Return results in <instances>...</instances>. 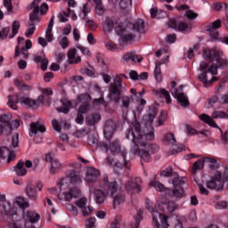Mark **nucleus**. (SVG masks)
Masks as SVG:
<instances>
[{"label":"nucleus","mask_w":228,"mask_h":228,"mask_svg":"<svg viewBox=\"0 0 228 228\" xmlns=\"http://www.w3.org/2000/svg\"><path fill=\"white\" fill-rule=\"evenodd\" d=\"M88 101H90V95L88 94H80L77 97V102H83V104L79 106L77 113L80 115L88 113V110H90V103H88Z\"/></svg>","instance_id":"nucleus-16"},{"label":"nucleus","mask_w":228,"mask_h":228,"mask_svg":"<svg viewBox=\"0 0 228 228\" xmlns=\"http://www.w3.org/2000/svg\"><path fill=\"white\" fill-rule=\"evenodd\" d=\"M164 140L167 142L168 145H173V149L170 151V154H177L179 152H183L184 151V146L181 144L180 146H176L177 141L175 140V135L173 133H168L164 136Z\"/></svg>","instance_id":"nucleus-14"},{"label":"nucleus","mask_w":228,"mask_h":228,"mask_svg":"<svg viewBox=\"0 0 228 228\" xmlns=\"http://www.w3.org/2000/svg\"><path fill=\"white\" fill-rule=\"evenodd\" d=\"M145 28V21L142 19H138L133 25V31L136 33H143V28Z\"/></svg>","instance_id":"nucleus-40"},{"label":"nucleus","mask_w":228,"mask_h":228,"mask_svg":"<svg viewBox=\"0 0 228 228\" xmlns=\"http://www.w3.org/2000/svg\"><path fill=\"white\" fill-rule=\"evenodd\" d=\"M184 17H187V19H191L193 20L194 19H197L199 17V14L197 12H193V11L191 10H189L185 12Z\"/></svg>","instance_id":"nucleus-58"},{"label":"nucleus","mask_w":228,"mask_h":228,"mask_svg":"<svg viewBox=\"0 0 228 228\" xmlns=\"http://www.w3.org/2000/svg\"><path fill=\"white\" fill-rule=\"evenodd\" d=\"M157 94L160 97H164V99L166 100V102L167 104H170V102H172V98L170 97V93L168 91H167L166 89H159L157 92Z\"/></svg>","instance_id":"nucleus-48"},{"label":"nucleus","mask_w":228,"mask_h":228,"mask_svg":"<svg viewBox=\"0 0 228 228\" xmlns=\"http://www.w3.org/2000/svg\"><path fill=\"white\" fill-rule=\"evenodd\" d=\"M45 161L51 163L50 174H56V172L61 168L60 161L54 159L51 153L46 154Z\"/></svg>","instance_id":"nucleus-22"},{"label":"nucleus","mask_w":228,"mask_h":228,"mask_svg":"<svg viewBox=\"0 0 228 228\" xmlns=\"http://www.w3.org/2000/svg\"><path fill=\"white\" fill-rule=\"evenodd\" d=\"M68 211H69V213H71V215H73V216H77L78 215V210H77V207L72 205V204H68L66 206Z\"/></svg>","instance_id":"nucleus-56"},{"label":"nucleus","mask_w":228,"mask_h":228,"mask_svg":"<svg viewBox=\"0 0 228 228\" xmlns=\"http://www.w3.org/2000/svg\"><path fill=\"white\" fill-rule=\"evenodd\" d=\"M10 27L0 28V40H6L10 34Z\"/></svg>","instance_id":"nucleus-52"},{"label":"nucleus","mask_w":228,"mask_h":228,"mask_svg":"<svg viewBox=\"0 0 228 228\" xmlns=\"http://www.w3.org/2000/svg\"><path fill=\"white\" fill-rule=\"evenodd\" d=\"M96 222H97V219L95 217H90L86 222V228H95Z\"/></svg>","instance_id":"nucleus-57"},{"label":"nucleus","mask_w":228,"mask_h":228,"mask_svg":"<svg viewBox=\"0 0 228 228\" xmlns=\"http://www.w3.org/2000/svg\"><path fill=\"white\" fill-rule=\"evenodd\" d=\"M30 26H37V24L40 23V18H38V14L30 13L29 14Z\"/></svg>","instance_id":"nucleus-54"},{"label":"nucleus","mask_w":228,"mask_h":228,"mask_svg":"<svg viewBox=\"0 0 228 228\" xmlns=\"http://www.w3.org/2000/svg\"><path fill=\"white\" fill-rule=\"evenodd\" d=\"M125 189L130 193H140L142 191V178L136 177L134 181H128L125 184Z\"/></svg>","instance_id":"nucleus-17"},{"label":"nucleus","mask_w":228,"mask_h":228,"mask_svg":"<svg viewBox=\"0 0 228 228\" xmlns=\"http://www.w3.org/2000/svg\"><path fill=\"white\" fill-rule=\"evenodd\" d=\"M213 8L214 10H216V12H220V10H227V4H218V3H215L213 4Z\"/></svg>","instance_id":"nucleus-59"},{"label":"nucleus","mask_w":228,"mask_h":228,"mask_svg":"<svg viewBox=\"0 0 228 228\" xmlns=\"http://www.w3.org/2000/svg\"><path fill=\"white\" fill-rule=\"evenodd\" d=\"M206 163V161H204L203 159H199L196 162H194L193 166H192V169L191 171V175H193V177H195L197 175V172H199V170H202V168H204V164Z\"/></svg>","instance_id":"nucleus-38"},{"label":"nucleus","mask_w":228,"mask_h":228,"mask_svg":"<svg viewBox=\"0 0 228 228\" xmlns=\"http://www.w3.org/2000/svg\"><path fill=\"white\" fill-rule=\"evenodd\" d=\"M222 52L216 50H204L203 58L207 61H215L211 66L206 61H201L200 64V72L198 79L204 85H213L215 81H218V77H215L218 74V69H227V61L220 58Z\"/></svg>","instance_id":"nucleus-2"},{"label":"nucleus","mask_w":228,"mask_h":228,"mask_svg":"<svg viewBox=\"0 0 228 228\" xmlns=\"http://www.w3.org/2000/svg\"><path fill=\"white\" fill-rule=\"evenodd\" d=\"M26 193L28 199L31 200H37V190L33 184H28L26 188Z\"/></svg>","instance_id":"nucleus-42"},{"label":"nucleus","mask_w":228,"mask_h":228,"mask_svg":"<svg viewBox=\"0 0 228 228\" xmlns=\"http://www.w3.org/2000/svg\"><path fill=\"white\" fill-rule=\"evenodd\" d=\"M145 208L150 211L152 216V222L155 228H168V216L162 215L156 209V204L150 199L145 200Z\"/></svg>","instance_id":"nucleus-5"},{"label":"nucleus","mask_w":228,"mask_h":228,"mask_svg":"<svg viewBox=\"0 0 228 228\" xmlns=\"http://www.w3.org/2000/svg\"><path fill=\"white\" fill-rule=\"evenodd\" d=\"M24 104L28 108H32L37 110V103L34 99H31L28 96L19 97V95H9L7 105L11 110H17V104Z\"/></svg>","instance_id":"nucleus-9"},{"label":"nucleus","mask_w":228,"mask_h":228,"mask_svg":"<svg viewBox=\"0 0 228 228\" xmlns=\"http://www.w3.org/2000/svg\"><path fill=\"white\" fill-rule=\"evenodd\" d=\"M168 27L175 29V31H186V29H188V25L186 22H177L175 20H169Z\"/></svg>","instance_id":"nucleus-27"},{"label":"nucleus","mask_w":228,"mask_h":228,"mask_svg":"<svg viewBox=\"0 0 228 228\" xmlns=\"http://www.w3.org/2000/svg\"><path fill=\"white\" fill-rule=\"evenodd\" d=\"M27 218L29 220L30 224H37V222L40 220V215L34 211H27Z\"/></svg>","instance_id":"nucleus-47"},{"label":"nucleus","mask_w":228,"mask_h":228,"mask_svg":"<svg viewBox=\"0 0 228 228\" xmlns=\"http://www.w3.org/2000/svg\"><path fill=\"white\" fill-rule=\"evenodd\" d=\"M219 28H222V20H216L207 26V31H208V33H214L215 38H216V37H218V32L215 31H216V29H219Z\"/></svg>","instance_id":"nucleus-31"},{"label":"nucleus","mask_w":228,"mask_h":228,"mask_svg":"<svg viewBox=\"0 0 228 228\" xmlns=\"http://www.w3.org/2000/svg\"><path fill=\"white\" fill-rule=\"evenodd\" d=\"M216 209H228V202L227 201H218L216 204Z\"/></svg>","instance_id":"nucleus-61"},{"label":"nucleus","mask_w":228,"mask_h":228,"mask_svg":"<svg viewBox=\"0 0 228 228\" xmlns=\"http://www.w3.org/2000/svg\"><path fill=\"white\" fill-rule=\"evenodd\" d=\"M158 206L160 211H162V213H166L169 215L174 213V211L177 209V204H175V202L174 201H167V202H161V203L159 202Z\"/></svg>","instance_id":"nucleus-21"},{"label":"nucleus","mask_w":228,"mask_h":228,"mask_svg":"<svg viewBox=\"0 0 228 228\" xmlns=\"http://www.w3.org/2000/svg\"><path fill=\"white\" fill-rule=\"evenodd\" d=\"M61 102L63 107L56 108V111H58V113H64V115L69 114L70 108H72V102L67 98H62L61 99Z\"/></svg>","instance_id":"nucleus-28"},{"label":"nucleus","mask_w":228,"mask_h":228,"mask_svg":"<svg viewBox=\"0 0 228 228\" xmlns=\"http://www.w3.org/2000/svg\"><path fill=\"white\" fill-rule=\"evenodd\" d=\"M131 6H133V0L119 1V8L123 13L129 12V10H131Z\"/></svg>","instance_id":"nucleus-39"},{"label":"nucleus","mask_w":228,"mask_h":228,"mask_svg":"<svg viewBox=\"0 0 228 228\" xmlns=\"http://www.w3.org/2000/svg\"><path fill=\"white\" fill-rule=\"evenodd\" d=\"M117 129V125H115V121L113 119H108L103 127V133L106 140H111L113 138V134H115V131Z\"/></svg>","instance_id":"nucleus-18"},{"label":"nucleus","mask_w":228,"mask_h":228,"mask_svg":"<svg viewBox=\"0 0 228 228\" xmlns=\"http://www.w3.org/2000/svg\"><path fill=\"white\" fill-rule=\"evenodd\" d=\"M19 29H20V22L14 20L12 25V33L9 35V38H15V36L19 33Z\"/></svg>","instance_id":"nucleus-46"},{"label":"nucleus","mask_w":228,"mask_h":228,"mask_svg":"<svg viewBox=\"0 0 228 228\" xmlns=\"http://www.w3.org/2000/svg\"><path fill=\"white\" fill-rule=\"evenodd\" d=\"M175 81L171 82V89L170 92L175 97V99H177L178 102H180L181 106L183 108H186L190 104V102H188V97L184 95V93L183 92V86H179L177 88H175Z\"/></svg>","instance_id":"nucleus-11"},{"label":"nucleus","mask_w":228,"mask_h":228,"mask_svg":"<svg viewBox=\"0 0 228 228\" xmlns=\"http://www.w3.org/2000/svg\"><path fill=\"white\" fill-rule=\"evenodd\" d=\"M14 172L19 177H24L28 174V170L24 167V162L20 160L14 167Z\"/></svg>","instance_id":"nucleus-33"},{"label":"nucleus","mask_w":228,"mask_h":228,"mask_svg":"<svg viewBox=\"0 0 228 228\" xmlns=\"http://www.w3.org/2000/svg\"><path fill=\"white\" fill-rule=\"evenodd\" d=\"M126 136L127 140L132 136L134 145L131 147V152H133L134 156H140L141 159H143L146 163L152 161L151 154H156V152L159 151V146L158 144H149L147 146V142H152L155 138L154 127L152 126L142 131V126L139 122L135 121L130 124V128ZM138 145L141 147H147V150H140Z\"/></svg>","instance_id":"nucleus-1"},{"label":"nucleus","mask_w":228,"mask_h":228,"mask_svg":"<svg viewBox=\"0 0 228 228\" xmlns=\"http://www.w3.org/2000/svg\"><path fill=\"white\" fill-rule=\"evenodd\" d=\"M174 174H177L172 171V167L167 168L161 172L163 177H170L169 179H174Z\"/></svg>","instance_id":"nucleus-55"},{"label":"nucleus","mask_w":228,"mask_h":228,"mask_svg":"<svg viewBox=\"0 0 228 228\" xmlns=\"http://www.w3.org/2000/svg\"><path fill=\"white\" fill-rule=\"evenodd\" d=\"M228 181V169L227 167L224 166V173L216 171L209 181L206 183L207 188L208 190H216L217 191H222L225 183Z\"/></svg>","instance_id":"nucleus-7"},{"label":"nucleus","mask_w":228,"mask_h":228,"mask_svg":"<svg viewBox=\"0 0 228 228\" xmlns=\"http://www.w3.org/2000/svg\"><path fill=\"white\" fill-rule=\"evenodd\" d=\"M156 115H158V110L150 109L148 110L147 114H145L142 118V120L145 124V127L141 131H143L144 129H150L151 127H152L151 126H149V124H152V122H154V118H156Z\"/></svg>","instance_id":"nucleus-20"},{"label":"nucleus","mask_w":228,"mask_h":228,"mask_svg":"<svg viewBox=\"0 0 228 228\" xmlns=\"http://www.w3.org/2000/svg\"><path fill=\"white\" fill-rule=\"evenodd\" d=\"M199 118L201 120V122H204L205 124H208V126H210V127H215L216 129H220V126L215 122L213 118H228L227 113L224 111H213L212 112V118L208 114H201L200 115Z\"/></svg>","instance_id":"nucleus-10"},{"label":"nucleus","mask_w":228,"mask_h":228,"mask_svg":"<svg viewBox=\"0 0 228 228\" xmlns=\"http://www.w3.org/2000/svg\"><path fill=\"white\" fill-rule=\"evenodd\" d=\"M94 201L96 204H104V200H106V193L102 191V190H94Z\"/></svg>","instance_id":"nucleus-36"},{"label":"nucleus","mask_w":228,"mask_h":228,"mask_svg":"<svg viewBox=\"0 0 228 228\" xmlns=\"http://www.w3.org/2000/svg\"><path fill=\"white\" fill-rule=\"evenodd\" d=\"M99 147L102 149V151H105V152L110 151V153L113 156H118L117 160L107 157L105 159L106 165H109L110 167H117V168H124V167L125 168H129V167H131L126 159L127 150L120 146V141L118 139L111 142L110 145H108L106 142H100Z\"/></svg>","instance_id":"nucleus-3"},{"label":"nucleus","mask_w":228,"mask_h":228,"mask_svg":"<svg viewBox=\"0 0 228 228\" xmlns=\"http://www.w3.org/2000/svg\"><path fill=\"white\" fill-rule=\"evenodd\" d=\"M142 215H143V212L141 211V210H139V211L137 212V215H136L135 217H134L135 223H134V225H132V228H140V222H142V218H143V217L142 216Z\"/></svg>","instance_id":"nucleus-53"},{"label":"nucleus","mask_w":228,"mask_h":228,"mask_svg":"<svg viewBox=\"0 0 228 228\" xmlns=\"http://www.w3.org/2000/svg\"><path fill=\"white\" fill-rule=\"evenodd\" d=\"M149 186H151V188H155L157 191H164L167 193V191H170L163 183L156 181V180H151L149 183Z\"/></svg>","instance_id":"nucleus-37"},{"label":"nucleus","mask_w":228,"mask_h":228,"mask_svg":"<svg viewBox=\"0 0 228 228\" xmlns=\"http://www.w3.org/2000/svg\"><path fill=\"white\" fill-rule=\"evenodd\" d=\"M204 161L206 163H210L208 165L210 170H218V168H220V164L216 161V159L206 157Z\"/></svg>","instance_id":"nucleus-41"},{"label":"nucleus","mask_w":228,"mask_h":228,"mask_svg":"<svg viewBox=\"0 0 228 228\" xmlns=\"http://www.w3.org/2000/svg\"><path fill=\"white\" fill-rule=\"evenodd\" d=\"M123 61H133V63H140L142 60V57H138V55L133 53H127L122 57Z\"/></svg>","instance_id":"nucleus-35"},{"label":"nucleus","mask_w":228,"mask_h":228,"mask_svg":"<svg viewBox=\"0 0 228 228\" xmlns=\"http://www.w3.org/2000/svg\"><path fill=\"white\" fill-rule=\"evenodd\" d=\"M122 108L125 110H129V105L133 102V97L131 96H123L121 98Z\"/></svg>","instance_id":"nucleus-50"},{"label":"nucleus","mask_w":228,"mask_h":228,"mask_svg":"<svg viewBox=\"0 0 228 228\" xmlns=\"http://www.w3.org/2000/svg\"><path fill=\"white\" fill-rule=\"evenodd\" d=\"M99 122H101V114L99 113H93L86 118V126H95Z\"/></svg>","instance_id":"nucleus-30"},{"label":"nucleus","mask_w":228,"mask_h":228,"mask_svg":"<svg viewBox=\"0 0 228 228\" xmlns=\"http://www.w3.org/2000/svg\"><path fill=\"white\" fill-rule=\"evenodd\" d=\"M66 177L69 180V183L74 185L81 184L83 180L81 176L76 174V171L73 169H69L65 173Z\"/></svg>","instance_id":"nucleus-25"},{"label":"nucleus","mask_w":228,"mask_h":228,"mask_svg":"<svg viewBox=\"0 0 228 228\" xmlns=\"http://www.w3.org/2000/svg\"><path fill=\"white\" fill-rule=\"evenodd\" d=\"M10 154V148L8 147H2L0 148V158H5Z\"/></svg>","instance_id":"nucleus-64"},{"label":"nucleus","mask_w":228,"mask_h":228,"mask_svg":"<svg viewBox=\"0 0 228 228\" xmlns=\"http://www.w3.org/2000/svg\"><path fill=\"white\" fill-rule=\"evenodd\" d=\"M168 183L174 186L171 192L172 199H183V197H185L186 193L183 186L186 184V178H181L178 174H174L173 179H169Z\"/></svg>","instance_id":"nucleus-8"},{"label":"nucleus","mask_w":228,"mask_h":228,"mask_svg":"<svg viewBox=\"0 0 228 228\" xmlns=\"http://www.w3.org/2000/svg\"><path fill=\"white\" fill-rule=\"evenodd\" d=\"M154 76L155 79L159 82L161 83V61H155V69H154Z\"/></svg>","instance_id":"nucleus-43"},{"label":"nucleus","mask_w":228,"mask_h":228,"mask_svg":"<svg viewBox=\"0 0 228 228\" xmlns=\"http://www.w3.org/2000/svg\"><path fill=\"white\" fill-rule=\"evenodd\" d=\"M16 204L21 209H26L29 208V202H28V200H26V199H24L23 197H18L16 199Z\"/></svg>","instance_id":"nucleus-49"},{"label":"nucleus","mask_w":228,"mask_h":228,"mask_svg":"<svg viewBox=\"0 0 228 228\" xmlns=\"http://www.w3.org/2000/svg\"><path fill=\"white\" fill-rule=\"evenodd\" d=\"M12 116L11 114H3L0 116V122L2 124H5L4 127L7 130V134H10L12 133Z\"/></svg>","instance_id":"nucleus-29"},{"label":"nucleus","mask_w":228,"mask_h":228,"mask_svg":"<svg viewBox=\"0 0 228 228\" xmlns=\"http://www.w3.org/2000/svg\"><path fill=\"white\" fill-rule=\"evenodd\" d=\"M122 77H126V75L120 74L113 77V83L109 86L108 98L112 102H120V97L124 94L126 87L122 83Z\"/></svg>","instance_id":"nucleus-6"},{"label":"nucleus","mask_w":228,"mask_h":228,"mask_svg":"<svg viewBox=\"0 0 228 228\" xmlns=\"http://www.w3.org/2000/svg\"><path fill=\"white\" fill-rule=\"evenodd\" d=\"M59 44L61 47V49H67L69 47V37H64L60 41Z\"/></svg>","instance_id":"nucleus-60"},{"label":"nucleus","mask_w":228,"mask_h":228,"mask_svg":"<svg viewBox=\"0 0 228 228\" xmlns=\"http://www.w3.org/2000/svg\"><path fill=\"white\" fill-rule=\"evenodd\" d=\"M76 206L81 209L83 216H89L94 213V208L88 204V200L86 198H80L75 202Z\"/></svg>","instance_id":"nucleus-15"},{"label":"nucleus","mask_w":228,"mask_h":228,"mask_svg":"<svg viewBox=\"0 0 228 228\" xmlns=\"http://www.w3.org/2000/svg\"><path fill=\"white\" fill-rule=\"evenodd\" d=\"M33 60L35 63H41L42 70H47V65H49V61L47 60V58H45V53H44V51L37 52V53L34 56Z\"/></svg>","instance_id":"nucleus-23"},{"label":"nucleus","mask_w":228,"mask_h":228,"mask_svg":"<svg viewBox=\"0 0 228 228\" xmlns=\"http://www.w3.org/2000/svg\"><path fill=\"white\" fill-rule=\"evenodd\" d=\"M14 86L20 90V92H31L33 90V86L26 84L24 81H20L19 79H14Z\"/></svg>","instance_id":"nucleus-34"},{"label":"nucleus","mask_w":228,"mask_h":228,"mask_svg":"<svg viewBox=\"0 0 228 228\" xmlns=\"http://www.w3.org/2000/svg\"><path fill=\"white\" fill-rule=\"evenodd\" d=\"M101 172L94 167H87L86 171V181L87 183H95Z\"/></svg>","instance_id":"nucleus-24"},{"label":"nucleus","mask_w":228,"mask_h":228,"mask_svg":"<svg viewBox=\"0 0 228 228\" xmlns=\"http://www.w3.org/2000/svg\"><path fill=\"white\" fill-rule=\"evenodd\" d=\"M59 200H65L66 202H70L72 199H77L81 197V191L74 187L70 188L68 191L58 194Z\"/></svg>","instance_id":"nucleus-13"},{"label":"nucleus","mask_w":228,"mask_h":228,"mask_svg":"<svg viewBox=\"0 0 228 228\" xmlns=\"http://www.w3.org/2000/svg\"><path fill=\"white\" fill-rule=\"evenodd\" d=\"M67 12L64 11L62 12H60V14L58 15L60 22H69V17H70V14L72 13V10L70 9V7L67 9Z\"/></svg>","instance_id":"nucleus-45"},{"label":"nucleus","mask_w":228,"mask_h":228,"mask_svg":"<svg viewBox=\"0 0 228 228\" xmlns=\"http://www.w3.org/2000/svg\"><path fill=\"white\" fill-rule=\"evenodd\" d=\"M102 182L107 195H110V197L113 199L114 208L115 206H119V204H122V202L126 200V196L118 193L120 187H118V183H117V181L110 182L108 175H104Z\"/></svg>","instance_id":"nucleus-4"},{"label":"nucleus","mask_w":228,"mask_h":228,"mask_svg":"<svg viewBox=\"0 0 228 228\" xmlns=\"http://www.w3.org/2000/svg\"><path fill=\"white\" fill-rule=\"evenodd\" d=\"M68 63L69 65L81 63V58L79 56L76 57V49H70L68 52Z\"/></svg>","instance_id":"nucleus-32"},{"label":"nucleus","mask_w":228,"mask_h":228,"mask_svg":"<svg viewBox=\"0 0 228 228\" xmlns=\"http://www.w3.org/2000/svg\"><path fill=\"white\" fill-rule=\"evenodd\" d=\"M116 33H118L121 37L122 42L127 44V42H133L136 36L126 29L124 27V23H119L115 28Z\"/></svg>","instance_id":"nucleus-12"},{"label":"nucleus","mask_w":228,"mask_h":228,"mask_svg":"<svg viewBox=\"0 0 228 228\" xmlns=\"http://www.w3.org/2000/svg\"><path fill=\"white\" fill-rule=\"evenodd\" d=\"M95 4L94 12L96 15L102 16L104 15V12H106V9L102 6V0H93Z\"/></svg>","instance_id":"nucleus-44"},{"label":"nucleus","mask_w":228,"mask_h":228,"mask_svg":"<svg viewBox=\"0 0 228 228\" xmlns=\"http://www.w3.org/2000/svg\"><path fill=\"white\" fill-rule=\"evenodd\" d=\"M81 12H82L79 14V17H81L83 20H86V15H88L90 12H92V9H90L88 4H86L83 5Z\"/></svg>","instance_id":"nucleus-51"},{"label":"nucleus","mask_w":228,"mask_h":228,"mask_svg":"<svg viewBox=\"0 0 228 228\" xmlns=\"http://www.w3.org/2000/svg\"><path fill=\"white\" fill-rule=\"evenodd\" d=\"M118 24H122V22H119L117 20V18L115 17H107L104 20L103 22V31L105 33H111L113 29L115 28V26H118Z\"/></svg>","instance_id":"nucleus-19"},{"label":"nucleus","mask_w":228,"mask_h":228,"mask_svg":"<svg viewBox=\"0 0 228 228\" xmlns=\"http://www.w3.org/2000/svg\"><path fill=\"white\" fill-rule=\"evenodd\" d=\"M45 126L40 123V121L32 122L30 124V132L29 136H33L34 134H38V133H45Z\"/></svg>","instance_id":"nucleus-26"},{"label":"nucleus","mask_w":228,"mask_h":228,"mask_svg":"<svg viewBox=\"0 0 228 228\" xmlns=\"http://www.w3.org/2000/svg\"><path fill=\"white\" fill-rule=\"evenodd\" d=\"M12 146L15 149L19 147V134H14L12 138Z\"/></svg>","instance_id":"nucleus-63"},{"label":"nucleus","mask_w":228,"mask_h":228,"mask_svg":"<svg viewBox=\"0 0 228 228\" xmlns=\"http://www.w3.org/2000/svg\"><path fill=\"white\" fill-rule=\"evenodd\" d=\"M166 120H167V112L162 111L160 113V116L159 118L157 124H159V126H163V124H165Z\"/></svg>","instance_id":"nucleus-62"}]
</instances>
